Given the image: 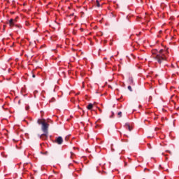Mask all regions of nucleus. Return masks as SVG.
I'll return each mask as SVG.
<instances>
[{
  "instance_id": "4",
  "label": "nucleus",
  "mask_w": 179,
  "mask_h": 179,
  "mask_svg": "<svg viewBox=\"0 0 179 179\" xmlns=\"http://www.w3.org/2000/svg\"><path fill=\"white\" fill-rule=\"evenodd\" d=\"M48 138V133H43L40 136V139H42L43 141H45Z\"/></svg>"
},
{
  "instance_id": "1",
  "label": "nucleus",
  "mask_w": 179,
  "mask_h": 179,
  "mask_svg": "<svg viewBox=\"0 0 179 179\" xmlns=\"http://www.w3.org/2000/svg\"><path fill=\"white\" fill-rule=\"evenodd\" d=\"M153 58L157 61V62H158V64H163V62L167 59L166 55L163 54V50H160L159 52L153 57Z\"/></svg>"
},
{
  "instance_id": "15",
  "label": "nucleus",
  "mask_w": 179,
  "mask_h": 179,
  "mask_svg": "<svg viewBox=\"0 0 179 179\" xmlns=\"http://www.w3.org/2000/svg\"><path fill=\"white\" fill-rule=\"evenodd\" d=\"M29 108H30V106H27L26 107V110H29Z\"/></svg>"
},
{
  "instance_id": "19",
  "label": "nucleus",
  "mask_w": 179,
  "mask_h": 179,
  "mask_svg": "<svg viewBox=\"0 0 179 179\" xmlns=\"http://www.w3.org/2000/svg\"><path fill=\"white\" fill-rule=\"evenodd\" d=\"M44 155H48V152H45L43 153Z\"/></svg>"
},
{
  "instance_id": "9",
  "label": "nucleus",
  "mask_w": 179,
  "mask_h": 179,
  "mask_svg": "<svg viewBox=\"0 0 179 179\" xmlns=\"http://www.w3.org/2000/svg\"><path fill=\"white\" fill-rule=\"evenodd\" d=\"M87 110H92L93 108V103H89V105L87 106Z\"/></svg>"
},
{
  "instance_id": "5",
  "label": "nucleus",
  "mask_w": 179,
  "mask_h": 179,
  "mask_svg": "<svg viewBox=\"0 0 179 179\" xmlns=\"http://www.w3.org/2000/svg\"><path fill=\"white\" fill-rule=\"evenodd\" d=\"M126 129H128V131H129V132H131V131H132V127H131V125H129V124L126 123L124 125Z\"/></svg>"
},
{
  "instance_id": "2",
  "label": "nucleus",
  "mask_w": 179,
  "mask_h": 179,
  "mask_svg": "<svg viewBox=\"0 0 179 179\" xmlns=\"http://www.w3.org/2000/svg\"><path fill=\"white\" fill-rule=\"evenodd\" d=\"M50 127V124L47 122H44L42 124L41 130L43 131V134H48V127Z\"/></svg>"
},
{
  "instance_id": "13",
  "label": "nucleus",
  "mask_w": 179,
  "mask_h": 179,
  "mask_svg": "<svg viewBox=\"0 0 179 179\" xmlns=\"http://www.w3.org/2000/svg\"><path fill=\"white\" fill-rule=\"evenodd\" d=\"M96 6L98 8H100V3L99 2V1H96Z\"/></svg>"
},
{
  "instance_id": "3",
  "label": "nucleus",
  "mask_w": 179,
  "mask_h": 179,
  "mask_svg": "<svg viewBox=\"0 0 179 179\" xmlns=\"http://www.w3.org/2000/svg\"><path fill=\"white\" fill-rule=\"evenodd\" d=\"M55 142H56V143H57V145H62V143L64 142V139H62V136H59L57 138Z\"/></svg>"
},
{
  "instance_id": "18",
  "label": "nucleus",
  "mask_w": 179,
  "mask_h": 179,
  "mask_svg": "<svg viewBox=\"0 0 179 179\" xmlns=\"http://www.w3.org/2000/svg\"><path fill=\"white\" fill-rule=\"evenodd\" d=\"M32 78H36V75L33 74Z\"/></svg>"
},
{
  "instance_id": "7",
  "label": "nucleus",
  "mask_w": 179,
  "mask_h": 179,
  "mask_svg": "<svg viewBox=\"0 0 179 179\" xmlns=\"http://www.w3.org/2000/svg\"><path fill=\"white\" fill-rule=\"evenodd\" d=\"M17 19V17L15 19H10L8 22L9 24H12V22H14L15 23H16V22H17V20H16Z\"/></svg>"
},
{
  "instance_id": "20",
  "label": "nucleus",
  "mask_w": 179,
  "mask_h": 179,
  "mask_svg": "<svg viewBox=\"0 0 179 179\" xmlns=\"http://www.w3.org/2000/svg\"><path fill=\"white\" fill-rule=\"evenodd\" d=\"M70 16H73V13L71 14Z\"/></svg>"
},
{
  "instance_id": "21",
  "label": "nucleus",
  "mask_w": 179,
  "mask_h": 179,
  "mask_svg": "<svg viewBox=\"0 0 179 179\" xmlns=\"http://www.w3.org/2000/svg\"><path fill=\"white\" fill-rule=\"evenodd\" d=\"M71 156H73V153L71 152Z\"/></svg>"
},
{
  "instance_id": "6",
  "label": "nucleus",
  "mask_w": 179,
  "mask_h": 179,
  "mask_svg": "<svg viewBox=\"0 0 179 179\" xmlns=\"http://www.w3.org/2000/svg\"><path fill=\"white\" fill-rule=\"evenodd\" d=\"M13 26H15V27H17L18 29H22V26L16 24V22H13L11 24H10V27H13Z\"/></svg>"
},
{
  "instance_id": "14",
  "label": "nucleus",
  "mask_w": 179,
  "mask_h": 179,
  "mask_svg": "<svg viewBox=\"0 0 179 179\" xmlns=\"http://www.w3.org/2000/svg\"><path fill=\"white\" fill-rule=\"evenodd\" d=\"M159 129H160L158 128V127H156V128L155 129V131H159Z\"/></svg>"
},
{
  "instance_id": "11",
  "label": "nucleus",
  "mask_w": 179,
  "mask_h": 179,
  "mask_svg": "<svg viewBox=\"0 0 179 179\" xmlns=\"http://www.w3.org/2000/svg\"><path fill=\"white\" fill-rule=\"evenodd\" d=\"M138 59H145V57L140 55L138 57Z\"/></svg>"
},
{
  "instance_id": "8",
  "label": "nucleus",
  "mask_w": 179,
  "mask_h": 179,
  "mask_svg": "<svg viewBox=\"0 0 179 179\" xmlns=\"http://www.w3.org/2000/svg\"><path fill=\"white\" fill-rule=\"evenodd\" d=\"M45 122V121H42L41 119L38 120L37 123L39 125H43V124H44Z\"/></svg>"
},
{
  "instance_id": "17",
  "label": "nucleus",
  "mask_w": 179,
  "mask_h": 179,
  "mask_svg": "<svg viewBox=\"0 0 179 179\" xmlns=\"http://www.w3.org/2000/svg\"><path fill=\"white\" fill-rule=\"evenodd\" d=\"M68 139H69L68 136H66L65 141H68Z\"/></svg>"
},
{
  "instance_id": "16",
  "label": "nucleus",
  "mask_w": 179,
  "mask_h": 179,
  "mask_svg": "<svg viewBox=\"0 0 179 179\" xmlns=\"http://www.w3.org/2000/svg\"><path fill=\"white\" fill-rule=\"evenodd\" d=\"M113 115H114V112H112V116H110V118H113Z\"/></svg>"
},
{
  "instance_id": "10",
  "label": "nucleus",
  "mask_w": 179,
  "mask_h": 179,
  "mask_svg": "<svg viewBox=\"0 0 179 179\" xmlns=\"http://www.w3.org/2000/svg\"><path fill=\"white\" fill-rule=\"evenodd\" d=\"M117 116H118L119 118H121L122 117V112H119L117 113Z\"/></svg>"
},
{
  "instance_id": "12",
  "label": "nucleus",
  "mask_w": 179,
  "mask_h": 179,
  "mask_svg": "<svg viewBox=\"0 0 179 179\" xmlns=\"http://www.w3.org/2000/svg\"><path fill=\"white\" fill-rule=\"evenodd\" d=\"M127 89H128V90H129V92H132V87H131V85H129L127 87Z\"/></svg>"
}]
</instances>
